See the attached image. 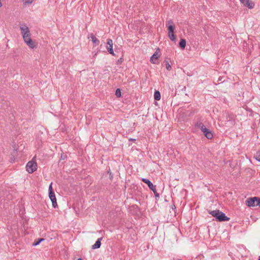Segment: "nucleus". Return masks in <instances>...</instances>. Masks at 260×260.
Segmentation results:
<instances>
[{"label": "nucleus", "instance_id": "f257e3e1", "mask_svg": "<svg viewBox=\"0 0 260 260\" xmlns=\"http://www.w3.org/2000/svg\"><path fill=\"white\" fill-rule=\"evenodd\" d=\"M208 212L209 214L215 217L216 220L218 221H226L230 220V218L227 217L225 213L219 210L213 211L209 210Z\"/></svg>", "mask_w": 260, "mask_h": 260}, {"label": "nucleus", "instance_id": "f03ea898", "mask_svg": "<svg viewBox=\"0 0 260 260\" xmlns=\"http://www.w3.org/2000/svg\"><path fill=\"white\" fill-rule=\"evenodd\" d=\"M196 126L200 128L201 131L203 133L205 136L208 139H211L213 138V134L208 128H207L203 123L200 122L196 124Z\"/></svg>", "mask_w": 260, "mask_h": 260}, {"label": "nucleus", "instance_id": "7ed1b4c3", "mask_svg": "<svg viewBox=\"0 0 260 260\" xmlns=\"http://www.w3.org/2000/svg\"><path fill=\"white\" fill-rule=\"evenodd\" d=\"M245 203L248 207L260 206V198H249L246 200Z\"/></svg>", "mask_w": 260, "mask_h": 260}, {"label": "nucleus", "instance_id": "20e7f679", "mask_svg": "<svg viewBox=\"0 0 260 260\" xmlns=\"http://www.w3.org/2000/svg\"><path fill=\"white\" fill-rule=\"evenodd\" d=\"M20 29L23 40L31 37L29 29L25 24H21Z\"/></svg>", "mask_w": 260, "mask_h": 260}, {"label": "nucleus", "instance_id": "39448f33", "mask_svg": "<svg viewBox=\"0 0 260 260\" xmlns=\"http://www.w3.org/2000/svg\"><path fill=\"white\" fill-rule=\"evenodd\" d=\"M168 23L169 24L168 26V36L171 40L174 41L176 40V37L174 35L175 26L171 20L168 21Z\"/></svg>", "mask_w": 260, "mask_h": 260}, {"label": "nucleus", "instance_id": "423d86ee", "mask_svg": "<svg viewBox=\"0 0 260 260\" xmlns=\"http://www.w3.org/2000/svg\"><path fill=\"white\" fill-rule=\"evenodd\" d=\"M52 182H51L49 187V197L52 203V206L56 208L57 206L55 193L52 188Z\"/></svg>", "mask_w": 260, "mask_h": 260}, {"label": "nucleus", "instance_id": "0eeeda50", "mask_svg": "<svg viewBox=\"0 0 260 260\" xmlns=\"http://www.w3.org/2000/svg\"><path fill=\"white\" fill-rule=\"evenodd\" d=\"M142 181L148 185L149 188L154 192V195L156 198H158L159 197V194L157 192L156 189V186L154 185L149 180L146 178H142Z\"/></svg>", "mask_w": 260, "mask_h": 260}, {"label": "nucleus", "instance_id": "6e6552de", "mask_svg": "<svg viewBox=\"0 0 260 260\" xmlns=\"http://www.w3.org/2000/svg\"><path fill=\"white\" fill-rule=\"evenodd\" d=\"M37 169V164L34 161H28L26 165V170L29 173H32Z\"/></svg>", "mask_w": 260, "mask_h": 260}, {"label": "nucleus", "instance_id": "1a4fd4ad", "mask_svg": "<svg viewBox=\"0 0 260 260\" xmlns=\"http://www.w3.org/2000/svg\"><path fill=\"white\" fill-rule=\"evenodd\" d=\"M25 43L31 49H34L37 48V44L30 37L25 39L23 40Z\"/></svg>", "mask_w": 260, "mask_h": 260}, {"label": "nucleus", "instance_id": "9d476101", "mask_svg": "<svg viewBox=\"0 0 260 260\" xmlns=\"http://www.w3.org/2000/svg\"><path fill=\"white\" fill-rule=\"evenodd\" d=\"M241 4L245 7L251 9L254 7V3L250 0H239Z\"/></svg>", "mask_w": 260, "mask_h": 260}, {"label": "nucleus", "instance_id": "9b49d317", "mask_svg": "<svg viewBox=\"0 0 260 260\" xmlns=\"http://www.w3.org/2000/svg\"><path fill=\"white\" fill-rule=\"evenodd\" d=\"M107 49L109 53L112 55H115L113 50V41L111 39H108L107 40Z\"/></svg>", "mask_w": 260, "mask_h": 260}, {"label": "nucleus", "instance_id": "f8f14e48", "mask_svg": "<svg viewBox=\"0 0 260 260\" xmlns=\"http://www.w3.org/2000/svg\"><path fill=\"white\" fill-rule=\"evenodd\" d=\"M159 57V54L156 51L151 57L150 58V61L153 63H156V60L157 59V58Z\"/></svg>", "mask_w": 260, "mask_h": 260}, {"label": "nucleus", "instance_id": "ddd939ff", "mask_svg": "<svg viewBox=\"0 0 260 260\" xmlns=\"http://www.w3.org/2000/svg\"><path fill=\"white\" fill-rule=\"evenodd\" d=\"M102 240V238H100L98 239L97 241L95 242L94 244L92 246V249H95L99 248L101 245V240Z\"/></svg>", "mask_w": 260, "mask_h": 260}, {"label": "nucleus", "instance_id": "4468645a", "mask_svg": "<svg viewBox=\"0 0 260 260\" xmlns=\"http://www.w3.org/2000/svg\"><path fill=\"white\" fill-rule=\"evenodd\" d=\"M90 37L91 39L92 42L95 44V45H98L100 43V41L93 35L92 33L90 34Z\"/></svg>", "mask_w": 260, "mask_h": 260}, {"label": "nucleus", "instance_id": "2eb2a0df", "mask_svg": "<svg viewBox=\"0 0 260 260\" xmlns=\"http://www.w3.org/2000/svg\"><path fill=\"white\" fill-rule=\"evenodd\" d=\"M186 46V40L184 39H181L180 40V48L182 49H184Z\"/></svg>", "mask_w": 260, "mask_h": 260}, {"label": "nucleus", "instance_id": "dca6fc26", "mask_svg": "<svg viewBox=\"0 0 260 260\" xmlns=\"http://www.w3.org/2000/svg\"><path fill=\"white\" fill-rule=\"evenodd\" d=\"M160 93L158 91H155L154 94V98L156 101H159L160 99Z\"/></svg>", "mask_w": 260, "mask_h": 260}, {"label": "nucleus", "instance_id": "f3484780", "mask_svg": "<svg viewBox=\"0 0 260 260\" xmlns=\"http://www.w3.org/2000/svg\"><path fill=\"white\" fill-rule=\"evenodd\" d=\"M34 0H22L23 2V6H26L31 5Z\"/></svg>", "mask_w": 260, "mask_h": 260}, {"label": "nucleus", "instance_id": "a211bd4d", "mask_svg": "<svg viewBox=\"0 0 260 260\" xmlns=\"http://www.w3.org/2000/svg\"><path fill=\"white\" fill-rule=\"evenodd\" d=\"M45 239L44 238L38 239L37 240H35V241L33 243L32 245L37 246L39 245L42 241H43Z\"/></svg>", "mask_w": 260, "mask_h": 260}, {"label": "nucleus", "instance_id": "6ab92c4d", "mask_svg": "<svg viewBox=\"0 0 260 260\" xmlns=\"http://www.w3.org/2000/svg\"><path fill=\"white\" fill-rule=\"evenodd\" d=\"M254 158L258 161H260V151L256 152L254 154Z\"/></svg>", "mask_w": 260, "mask_h": 260}, {"label": "nucleus", "instance_id": "aec40b11", "mask_svg": "<svg viewBox=\"0 0 260 260\" xmlns=\"http://www.w3.org/2000/svg\"><path fill=\"white\" fill-rule=\"evenodd\" d=\"M115 95L117 97H120L121 96V91L120 89H117L115 91Z\"/></svg>", "mask_w": 260, "mask_h": 260}, {"label": "nucleus", "instance_id": "412c9836", "mask_svg": "<svg viewBox=\"0 0 260 260\" xmlns=\"http://www.w3.org/2000/svg\"><path fill=\"white\" fill-rule=\"evenodd\" d=\"M223 76H220L219 77L218 79V80H217V82H221V83L222 82H223L225 81V80H222V79H223Z\"/></svg>", "mask_w": 260, "mask_h": 260}, {"label": "nucleus", "instance_id": "4be33fe9", "mask_svg": "<svg viewBox=\"0 0 260 260\" xmlns=\"http://www.w3.org/2000/svg\"><path fill=\"white\" fill-rule=\"evenodd\" d=\"M166 66L168 70H170V69H171V66L168 62L166 63Z\"/></svg>", "mask_w": 260, "mask_h": 260}, {"label": "nucleus", "instance_id": "5701e85b", "mask_svg": "<svg viewBox=\"0 0 260 260\" xmlns=\"http://www.w3.org/2000/svg\"><path fill=\"white\" fill-rule=\"evenodd\" d=\"M181 95L182 96H183V95H186L187 94L183 90V89L182 90V92L181 93Z\"/></svg>", "mask_w": 260, "mask_h": 260}, {"label": "nucleus", "instance_id": "b1692460", "mask_svg": "<svg viewBox=\"0 0 260 260\" xmlns=\"http://www.w3.org/2000/svg\"><path fill=\"white\" fill-rule=\"evenodd\" d=\"M226 119L228 121H230L232 118L230 116H228Z\"/></svg>", "mask_w": 260, "mask_h": 260}, {"label": "nucleus", "instance_id": "393cba45", "mask_svg": "<svg viewBox=\"0 0 260 260\" xmlns=\"http://www.w3.org/2000/svg\"><path fill=\"white\" fill-rule=\"evenodd\" d=\"M77 260H82L81 258H78Z\"/></svg>", "mask_w": 260, "mask_h": 260}, {"label": "nucleus", "instance_id": "a878e982", "mask_svg": "<svg viewBox=\"0 0 260 260\" xmlns=\"http://www.w3.org/2000/svg\"><path fill=\"white\" fill-rule=\"evenodd\" d=\"M258 260H260V256L258 257Z\"/></svg>", "mask_w": 260, "mask_h": 260}, {"label": "nucleus", "instance_id": "bb28decb", "mask_svg": "<svg viewBox=\"0 0 260 260\" xmlns=\"http://www.w3.org/2000/svg\"><path fill=\"white\" fill-rule=\"evenodd\" d=\"M182 102H184V103H186V102H185V101H182Z\"/></svg>", "mask_w": 260, "mask_h": 260}, {"label": "nucleus", "instance_id": "cd10ccee", "mask_svg": "<svg viewBox=\"0 0 260 260\" xmlns=\"http://www.w3.org/2000/svg\"><path fill=\"white\" fill-rule=\"evenodd\" d=\"M182 112V111H181V112H180V115H181V113Z\"/></svg>", "mask_w": 260, "mask_h": 260}]
</instances>
